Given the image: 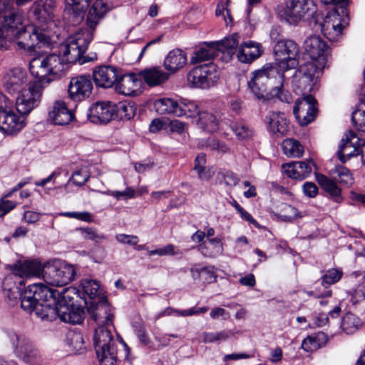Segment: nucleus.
<instances>
[{
  "label": "nucleus",
  "instance_id": "nucleus-1",
  "mask_svg": "<svg viewBox=\"0 0 365 365\" xmlns=\"http://www.w3.org/2000/svg\"><path fill=\"white\" fill-rule=\"evenodd\" d=\"M110 9V7L105 0H96L88 11L86 21L87 28L68 37L60 46L58 54L51 53L32 58L29 63L31 73L42 81L46 79L49 82L61 76L68 63L78 62L82 65L96 61V53L86 56L83 54L93 38L96 27Z\"/></svg>",
  "mask_w": 365,
  "mask_h": 365
},
{
  "label": "nucleus",
  "instance_id": "nucleus-2",
  "mask_svg": "<svg viewBox=\"0 0 365 365\" xmlns=\"http://www.w3.org/2000/svg\"><path fill=\"white\" fill-rule=\"evenodd\" d=\"M306 53L313 62H309L301 66L296 75L297 80L294 86L300 92L310 91L313 86L316 74L326 66L328 60V46L319 36H310L304 43Z\"/></svg>",
  "mask_w": 365,
  "mask_h": 365
},
{
  "label": "nucleus",
  "instance_id": "nucleus-3",
  "mask_svg": "<svg viewBox=\"0 0 365 365\" xmlns=\"http://www.w3.org/2000/svg\"><path fill=\"white\" fill-rule=\"evenodd\" d=\"M59 296L58 289L35 283L21 293V307L25 312H34L43 320L53 321L56 314L53 307L56 303V297Z\"/></svg>",
  "mask_w": 365,
  "mask_h": 365
},
{
  "label": "nucleus",
  "instance_id": "nucleus-4",
  "mask_svg": "<svg viewBox=\"0 0 365 365\" xmlns=\"http://www.w3.org/2000/svg\"><path fill=\"white\" fill-rule=\"evenodd\" d=\"M278 66L267 63L262 68L255 71L252 77L248 82L252 93L258 99H264V94L268 88L274 87L284 81V72Z\"/></svg>",
  "mask_w": 365,
  "mask_h": 365
},
{
  "label": "nucleus",
  "instance_id": "nucleus-5",
  "mask_svg": "<svg viewBox=\"0 0 365 365\" xmlns=\"http://www.w3.org/2000/svg\"><path fill=\"white\" fill-rule=\"evenodd\" d=\"M93 341L100 365H115L116 343L108 327H98L95 331Z\"/></svg>",
  "mask_w": 365,
  "mask_h": 365
},
{
  "label": "nucleus",
  "instance_id": "nucleus-6",
  "mask_svg": "<svg viewBox=\"0 0 365 365\" xmlns=\"http://www.w3.org/2000/svg\"><path fill=\"white\" fill-rule=\"evenodd\" d=\"M32 0H0V26L2 28L14 29L21 25L24 17L20 12L14 7L15 2L18 6H24ZM6 46V38L3 31L0 29V48Z\"/></svg>",
  "mask_w": 365,
  "mask_h": 365
},
{
  "label": "nucleus",
  "instance_id": "nucleus-7",
  "mask_svg": "<svg viewBox=\"0 0 365 365\" xmlns=\"http://www.w3.org/2000/svg\"><path fill=\"white\" fill-rule=\"evenodd\" d=\"M16 38L17 45L24 49L33 51L36 46L41 48L42 46L49 44V37L41 29L34 26H18V28L11 29L4 28Z\"/></svg>",
  "mask_w": 365,
  "mask_h": 365
},
{
  "label": "nucleus",
  "instance_id": "nucleus-8",
  "mask_svg": "<svg viewBox=\"0 0 365 365\" xmlns=\"http://www.w3.org/2000/svg\"><path fill=\"white\" fill-rule=\"evenodd\" d=\"M73 290H71L73 292ZM71 290L67 288H63L60 291L61 296L56 297V303L53 305L54 309L56 311L55 320L57 317L64 322L73 324H81L85 318V312L83 307L80 306L67 305V299H71Z\"/></svg>",
  "mask_w": 365,
  "mask_h": 365
},
{
  "label": "nucleus",
  "instance_id": "nucleus-9",
  "mask_svg": "<svg viewBox=\"0 0 365 365\" xmlns=\"http://www.w3.org/2000/svg\"><path fill=\"white\" fill-rule=\"evenodd\" d=\"M317 12V5L313 0H288L287 2L286 17L291 24L311 19L316 22Z\"/></svg>",
  "mask_w": 365,
  "mask_h": 365
},
{
  "label": "nucleus",
  "instance_id": "nucleus-10",
  "mask_svg": "<svg viewBox=\"0 0 365 365\" xmlns=\"http://www.w3.org/2000/svg\"><path fill=\"white\" fill-rule=\"evenodd\" d=\"M218 79L219 75L213 63L196 66L187 75V81L190 86L202 89L213 86Z\"/></svg>",
  "mask_w": 365,
  "mask_h": 365
},
{
  "label": "nucleus",
  "instance_id": "nucleus-11",
  "mask_svg": "<svg viewBox=\"0 0 365 365\" xmlns=\"http://www.w3.org/2000/svg\"><path fill=\"white\" fill-rule=\"evenodd\" d=\"M9 337L19 359L29 365H41V355L27 338L14 332H10Z\"/></svg>",
  "mask_w": 365,
  "mask_h": 365
},
{
  "label": "nucleus",
  "instance_id": "nucleus-12",
  "mask_svg": "<svg viewBox=\"0 0 365 365\" xmlns=\"http://www.w3.org/2000/svg\"><path fill=\"white\" fill-rule=\"evenodd\" d=\"M75 275L76 269L71 264H44L43 279L51 286H65L74 279Z\"/></svg>",
  "mask_w": 365,
  "mask_h": 365
},
{
  "label": "nucleus",
  "instance_id": "nucleus-13",
  "mask_svg": "<svg viewBox=\"0 0 365 365\" xmlns=\"http://www.w3.org/2000/svg\"><path fill=\"white\" fill-rule=\"evenodd\" d=\"M275 59L279 68L288 70L298 65L297 57L299 48L297 44L292 40H281L277 41L274 47Z\"/></svg>",
  "mask_w": 365,
  "mask_h": 365
},
{
  "label": "nucleus",
  "instance_id": "nucleus-14",
  "mask_svg": "<svg viewBox=\"0 0 365 365\" xmlns=\"http://www.w3.org/2000/svg\"><path fill=\"white\" fill-rule=\"evenodd\" d=\"M41 95V85L36 82L30 83L16 99V108L19 113L23 116L29 115L38 105Z\"/></svg>",
  "mask_w": 365,
  "mask_h": 365
},
{
  "label": "nucleus",
  "instance_id": "nucleus-15",
  "mask_svg": "<svg viewBox=\"0 0 365 365\" xmlns=\"http://www.w3.org/2000/svg\"><path fill=\"white\" fill-rule=\"evenodd\" d=\"M365 145V136L350 130L346 138L341 140V143L337 152L339 160L344 162L351 157L361 155V148Z\"/></svg>",
  "mask_w": 365,
  "mask_h": 365
},
{
  "label": "nucleus",
  "instance_id": "nucleus-16",
  "mask_svg": "<svg viewBox=\"0 0 365 365\" xmlns=\"http://www.w3.org/2000/svg\"><path fill=\"white\" fill-rule=\"evenodd\" d=\"M317 104L316 99L311 95L296 101L293 113L302 126L307 125L314 120L318 111Z\"/></svg>",
  "mask_w": 365,
  "mask_h": 365
},
{
  "label": "nucleus",
  "instance_id": "nucleus-17",
  "mask_svg": "<svg viewBox=\"0 0 365 365\" xmlns=\"http://www.w3.org/2000/svg\"><path fill=\"white\" fill-rule=\"evenodd\" d=\"M93 90L90 75H79L72 77L68 87L69 98L73 101H81L88 98Z\"/></svg>",
  "mask_w": 365,
  "mask_h": 365
},
{
  "label": "nucleus",
  "instance_id": "nucleus-18",
  "mask_svg": "<svg viewBox=\"0 0 365 365\" xmlns=\"http://www.w3.org/2000/svg\"><path fill=\"white\" fill-rule=\"evenodd\" d=\"M29 77L26 71L21 68L9 70L3 77V85L10 94L23 92L28 86Z\"/></svg>",
  "mask_w": 365,
  "mask_h": 365
},
{
  "label": "nucleus",
  "instance_id": "nucleus-19",
  "mask_svg": "<svg viewBox=\"0 0 365 365\" xmlns=\"http://www.w3.org/2000/svg\"><path fill=\"white\" fill-rule=\"evenodd\" d=\"M117 115L115 106L110 102H97L91 106L88 118L93 123H107Z\"/></svg>",
  "mask_w": 365,
  "mask_h": 365
},
{
  "label": "nucleus",
  "instance_id": "nucleus-20",
  "mask_svg": "<svg viewBox=\"0 0 365 365\" xmlns=\"http://www.w3.org/2000/svg\"><path fill=\"white\" fill-rule=\"evenodd\" d=\"M120 71L117 67L110 65L97 66L93 71V81L98 87H115Z\"/></svg>",
  "mask_w": 365,
  "mask_h": 365
},
{
  "label": "nucleus",
  "instance_id": "nucleus-21",
  "mask_svg": "<svg viewBox=\"0 0 365 365\" xmlns=\"http://www.w3.org/2000/svg\"><path fill=\"white\" fill-rule=\"evenodd\" d=\"M142 80L139 73H119L115 90L118 93L125 96H135L142 86Z\"/></svg>",
  "mask_w": 365,
  "mask_h": 365
},
{
  "label": "nucleus",
  "instance_id": "nucleus-22",
  "mask_svg": "<svg viewBox=\"0 0 365 365\" xmlns=\"http://www.w3.org/2000/svg\"><path fill=\"white\" fill-rule=\"evenodd\" d=\"M230 119L225 114H212L207 111L199 113L197 124L200 128L207 132L215 133L220 128L223 129L224 125L229 124Z\"/></svg>",
  "mask_w": 365,
  "mask_h": 365
},
{
  "label": "nucleus",
  "instance_id": "nucleus-23",
  "mask_svg": "<svg viewBox=\"0 0 365 365\" xmlns=\"http://www.w3.org/2000/svg\"><path fill=\"white\" fill-rule=\"evenodd\" d=\"M321 31L330 41H335L341 35L344 26L341 18L336 12L329 13L320 24Z\"/></svg>",
  "mask_w": 365,
  "mask_h": 365
},
{
  "label": "nucleus",
  "instance_id": "nucleus-24",
  "mask_svg": "<svg viewBox=\"0 0 365 365\" xmlns=\"http://www.w3.org/2000/svg\"><path fill=\"white\" fill-rule=\"evenodd\" d=\"M10 270L15 275L21 277H42L43 278L44 265L36 260L19 261L13 265L9 266Z\"/></svg>",
  "mask_w": 365,
  "mask_h": 365
},
{
  "label": "nucleus",
  "instance_id": "nucleus-25",
  "mask_svg": "<svg viewBox=\"0 0 365 365\" xmlns=\"http://www.w3.org/2000/svg\"><path fill=\"white\" fill-rule=\"evenodd\" d=\"M88 312L91 317L99 326L108 327L112 325L113 314L109 304L106 300L99 302L93 304V303L88 307Z\"/></svg>",
  "mask_w": 365,
  "mask_h": 365
},
{
  "label": "nucleus",
  "instance_id": "nucleus-26",
  "mask_svg": "<svg viewBox=\"0 0 365 365\" xmlns=\"http://www.w3.org/2000/svg\"><path fill=\"white\" fill-rule=\"evenodd\" d=\"M26 125L25 118L18 116L10 109L0 113V129L8 134H14L20 131Z\"/></svg>",
  "mask_w": 365,
  "mask_h": 365
},
{
  "label": "nucleus",
  "instance_id": "nucleus-27",
  "mask_svg": "<svg viewBox=\"0 0 365 365\" xmlns=\"http://www.w3.org/2000/svg\"><path fill=\"white\" fill-rule=\"evenodd\" d=\"M48 118L54 124L58 125H68L75 118L73 111L62 101L53 103L48 112Z\"/></svg>",
  "mask_w": 365,
  "mask_h": 365
},
{
  "label": "nucleus",
  "instance_id": "nucleus-28",
  "mask_svg": "<svg viewBox=\"0 0 365 365\" xmlns=\"http://www.w3.org/2000/svg\"><path fill=\"white\" fill-rule=\"evenodd\" d=\"M314 165L312 160L297 161L287 163L283 165L284 172L289 178L297 180H303L308 177L312 170V167Z\"/></svg>",
  "mask_w": 365,
  "mask_h": 365
},
{
  "label": "nucleus",
  "instance_id": "nucleus-29",
  "mask_svg": "<svg viewBox=\"0 0 365 365\" xmlns=\"http://www.w3.org/2000/svg\"><path fill=\"white\" fill-rule=\"evenodd\" d=\"M56 6L55 0H37L34 3L31 11L36 20L47 22L53 19Z\"/></svg>",
  "mask_w": 365,
  "mask_h": 365
},
{
  "label": "nucleus",
  "instance_id": "nucleus-30",
  "mask_svg": "<svg viewBox=\"0 0 365 365\" xmlns=\"http://www.w3.org/2000/svg\"><path fill=\"white\" fill-rule=\"evenodd\" d=\"M260 43L252 41L243 42L240 44L237 52V58L245 63H250L262 55Z\"/></svg>",
  "mask_w": 365,
  "mask_h": 365
},
{
  "label": "nucleus",
  "instance_id": "nucleus-31",
  "mask_svg": "<svg viewBox=\"0 0 365 365\" xmlns=\"http://www.w3.org/2000/svg\"><path fill=\"white\" fill-rule=\"evenodd\" d=\"M269 130L277 136H284L289 132V123L284 113L271 111L265 118Z\"/></svg>",
  "mask_w": 365,
  "mask_h": 365
},
{
  "label": "nucleus",
  "instance_id": "nucleus-32",
  "mask_svg": "<svg viewBox=\"0 0 365 365\" xmlns=\"http://www.w3.org/2000/svg\"><path fill=\"white\" fill-rule=\"evenodd\" d=\"M187 63L186 53L180 49H174L168 53L164 60V67L170 73H175Z\"/></svg>",
  "mask_w": 365,
  "mask_h": 365
},
{
  "label": "nucleus",
  "instance_id": "nucleus-33",
  "mask_svg": "<svg viewBox=\"0 0 365 365\" xmlns=\"http://www.w3.org/2000/svg\"><path fill=\"white\" fill-rule=\"evenodd\" d=\"M217 44L216 42L205 43L192 53L190 58V63L192 64H196L214 58L217 56Z\"/></svg>",
  "mask_w": 365,
  "mask_h": 365
},
{
  "label": "nucleus",
  "instance_id": "nucleus-34",
  "mask_svg": "<svg viewBox=\"0 0 365 365\" xmlns=\"http://www.w3.org/2000/svg\"><path fill=\"white\" fill-rule=\"evenodd\" d=\"M154 106L159 114H173L178 117L182 116V110L180 109V101L163 98L155 101Z\"/></svg>",
  "mask_w": 365,
  "mask_h": 365
},
{
  "label": "nucleus",
  "instance_id": "nucleus-35",
  "mask_svg": "<svg viewBox=\"0 0 365 365\" xmlns=\"http://www.w3.org/2000/svg\"><path fill=\"white\" fill-rule=\"evenodd\" d=\"M200 252L205 257L215 258L223 253V244L218 237L207 239L202 242L198 247Z\"/></svg>",
  "mask_w": 365,
  "mask_h": 365
},
{
  "label": "nucleus",
  "instance_id": "nucleus-36",
  "mask_svg": "<svg viewBox=\"0 0 365 365\" xmlns=\"http://www.w3.org/2000/svg\"><path fill=\"white\" fill-rule=\"evenodd\" d=\"M141 79L150 86H158L163 83L168 78V74L159 68L153 67L145 69L139 73Z\"/></svg>",
  "mask_w": 365,
  "mask_h": 365
},
{
  "label": "nucleus",
  "instance_id": "nucleus-37",
  "mask_svg": "<svg viewBox=\"0 0 365 365\" xmlns=\"http://www.w3.org/2000/svg\"><path fill=\"white\" fill-rule=\"evenodd\" d=\"M240 36L237 34H233L224 39L215 41L217 44V50L224 54H227L230 58L234 54L237 55Z\"/></svg>",
  "mask_w": 365,
  "mask_h": 365
},
{
  "label": "nucleus",
  "instance_id": "nucleus-38",
  "mask_svg": "<svg viewBox=\"0 0 365 365\" xmlns=\"http://www.w3.org/2000/svg\"><path fill=\"white\" fill-rule=\"evenodd\" d=\"M316 178L322 188L328 192L335 202H340L341 201V190L337 186L336 180H333L322 174H317Z\"/></svg>",
  "mask_w": 365,
  "mask_h": 365
},
{
  "label": "nucleus",
  "instance_id": "nucleus-39",
  "mask_svg": "<svg viewBox=\"0 0 365 365\" xmlns=\"http://www.w3.org/2000/svg\"><path fill=\"white\" fill-rule=\"evenodd\" d=\"M363 326L362 320L351 312H346L341 318V327L347 334H352Z\"/></svg>",
  "mask_w": 365,
  "mask_h": 365
},
{
  "label": "nucleus",
  "instance_id": "nucleus-40",
  "mask_svg": "<svg viewBox=\"0 0 365 365\" xmlns=\"http://www.w3.org/2000/svg\"><path fill=\"white\" fill-rule=\"evenodd\" d=\"M284 153L289 157L299 158L304 153V148L300 143L292 138H287L282 142Z\"/></svg>",
  "mask_w": 365,
  "mask_h": 365
},
{
  "label": "nucleus",
  "instance_id": "nucleus-41",
  "mask_svg": "<svg viewBox=\"0 0 365 365\" xmlns=\"http://www.w3.org/2000/svg\"><path fill=\"white\" fill-rule=\"evenodd\" d=\"M205 164V154H198L195 159L194 170L197 172L198 178L202 180H208L213 175V173L206 168Z\"/></svg>",
  "mask_w": 365,
  "mask_h": 365
},
{
  "label": "nucleus",
  "instance_id": "nucleus-42",
  "mask_svg": "<svg viewBox=\"0 0 365 365\" xmlns=\"http://www.w3.org/2000/svg\"><path fill=\"white\" fill-rule=\"evenodd\" d=\"M67 6L73 11L76 21H81L91 0H65Z\"/></svg>",
  "mask_w": 365,
  "mask_h": 365
},
{
  "label": "nucleus",
  "instance_id": "nucleus-43",
  "mask_svg": "<svg viewBox=\"0 0 365 365\" xmlns=\"http://www.w3.org/2000/svg\"><path fill=\"white\" fill-rule=\"evenodd\" d=\"M226 125L230 127L238 140H246L253 135L252 130L242 123L233 122L230 119L229 124Z\"/></svg>",
  "mask_w": 365,
  "mask_h": 365
},
{
  "label": "nucleus",
  "instance_id": "nucleus-44",
  "mask_svg": "<svg viewBox=\"0 0 365 365\" xmlns=\"http://www.w3.org/2000/svg\"><path fill=\"white\" fill-rule=\"evenodd\" d=\"M334 175V180L341 185L346 186L351 185L354 182V178L349 170L344 166H338L332 171Z\"/></svg>",
  "mask_w": 365,
  "mask_h": 365
},
{
  "label": "nucleus",
  "instance_id": "nucleus-45",
  "mask_svg": "<svg viewBox=\"0 0 365 365\" xmlns=\"http://www.w3.org/2000/svg\"><path fill=\"white\" fill-rule=\"evenodd\" d=\"M343 272L338 269H331L322 277V285L325 288L339 282L342 277Z\"/></svg>",
  "mask_w": 365,
  "mask_h": 365
},
{
  "label": "nucleus",
  "instance_id": "nucleus-46",
  "mask_svg": "<svg viewBox=\"0 0 365 365\" xmlns=\"http://www.w3.org/2000/svg\"><path fill=\"white\" fill-rule=\"evenodd\" d=\"M81 285L83 292L91 298L93 299L98 295L100 292V284L98 282L93 279H83Z\"/></svg>",
  "mask_w": 365,
  "mask_h": 365
},
{
  "label": "nucleus",
  "instance_id": "nucleus-47",
  "mask_svg": "<svg viewBox=\"0 0 365 365\" xmlns=\"http://www.w3.org/2000/svg\"><path fill=\"white\" fill-rule=\"evenodd\" d=\"M324 336V334H318L316 336H307L302 343V348L307 351L312 352L320 347L319 341Z\"/></svg>",
  "mask_w": 365,
  "mask_h": 365
},
{
  "label": "nucleus",
  "instance_id": "nucleus-48",
  "mask_svg": "<svg viewBox=\"0 0 365 365\" xmlns=\"http://www.w3.org/2000/svg\"><path fill=\"white\" fill-rule=\"evenodd\" d=\"M298 216H299V214L297 208L286 203L282 205L279 217L282 220L289 222L294 220Z\"/></svg>",
  "mask_w": 365,
  "mask_h": 365
},
{
  "label": "nucleus",
  "instance_id": "nucleus-49",
  "mask_svg": "<svg viewBox=\"0 0 365 365\" xmlns=\"http://www.w3.org/2000/svg\"><path fill=\"white\" fill-rule=\"evenodd\" d=\"M182 112V116L187 115L189 117H192L197 114L199 116L198 106L192 101L187 100H180V108Z\"/></svg>",
  "mask_w": 365,
  "mask_h": 365
},
{
  "label": "nucleus",
  "instance_id": "nucleus-50",
  "mask_svg": "<svg viewBox=\"0 0 365 365\" xmlns=\"http://www.w3.org/2000/svg\"><path fill=\"white\" fill-rule=\"evenodd\" d=\"M76 231L80 232L81 236L85 240H90L95 242H98L101 240H103L105 238L104 235L102 234H99L96 229L93 227H80L76 228Z\"/></svg>",
  "mask_w": 365,
  "mask_h": 365
},
{
  "label": "nucleus",
  "instance_id": "nucleus-51",
  "mask_svg": "<svg viewBox=\"0 0 365 365\" xmlns=\"http://www.w3.org/2000/svg\"><path fill=\"white\" fill-rule=\"evenodd\" d=\"M271 93L282 102L291 103L293 101L292 95L287 91L284 89V82L282 85L278 84L272 88Z\"/></svg>",
  "mask_w": 365,
  "mask_h": 365
},
{
  "label": "nucleus",
  "instance_id": "nucleus-52",
  "mask_svg": "<svg viewBox=\"0 0 365 365\" xmlns=\"http://www.w3.org/2000/svg\"><path fill=\"white\" fill-rule=\"evenodd\" d=\"M69 345L76 352H81L85 348L83 346V338L80 333H71L68 336Z\"/></svg>",
  "mask_w": 365,
  "mask_h": 365
},
{
  "label": "nucleus",
  "instance_id": "nucleus-53",
  "mask_svg": "<svg viewBox=\"0 0 365 365\" xmlns=\"http://www.w3.org/2000/svg\"><path fill=\"white\" fill-rule=\"evenodd\" d=\"M229 335L225 331L220 332H204L203 341L205 343H213L215 341H225L228 339Z\"/></svg>",
  "mask_w": 365,
  "mask_h": 365
},
{
  "label": "nucleus",
  "instance_id": "nucleus-54",
  "mask_svg": "<svg viewBox=\"0 0 365 365\" xmlns=\"http://www.w3.org/2000/svg\"><path fill=\"white\" fill-rule=\"evenodd\" d=\"M89 179V175L85 170H78L75 171L69 178V182L76 186L83 185Z\"/></svg>",
  "mask_w": 365,
  "mask_h": 365
},
{
  "label": "nucleus",
  "instance_id": "nucleus-55",
  "mask_svg": "<svg viewBox=\"0 0 365 365\" xmlns=\"http://www.w3.org/2000/svg\"><path fill=\"white\" fill-rule=\"evenodd\" d=\"M62 216L75 218L81 221L90 222L93 221L92 215L89 212H66L61 214Z\"/></svg>",
  "mask_w": 365,
  "mask_h": 365
},
{
  "label": "nucleus",
  "instance_id": "nucleus-56",
  "mask_svg": "<svg viewBox=\"0 0 365 365\" xmlns=\"http://www.w3.org/2000/svg\"><path fill=\"white\" fill-rule=\"evenodd\" d=\"M118 112L121 118H124L127 120L131 119L135 115V108L130 103L122 104Z\"/></svg>",
  "mask_w": 365,
  "mask_h": 365
},
{
  "label": "nucleus",
  "instance_id": "nucleus-57",
  "mask_svg": "<svg viewBox=\"0 0 365 365\" xmlns=\"http://www.w3.org/2000/svg\"><path fill=\"white\" fill-rule=\"evenodd\" d=\"M214 269L215 268L212 266L202 267V279L205 282L212 283L215 281L217 276Z\"/></svg>",
  "mask_w": 365,
  "mask_h": 365
},
{
  "label": "nucleus",
  "instance_id": "nucleus-58",
  "mask_svg": "<svg viewBox=\"0 0 365 365\" xmlns=\"http://www.w3.org/2000/svg\"><path fill=\"white\" fill-rule=\"evenodd\" d=\"M175 247L173 245H168L162 248L151 250L148 252L149 256L153 255H175Z\"/></svg>",
  "mask_w": 365,
  "mask_h": 365
},
{
  "label": "nucleus",
  "instance_id": "nucleus-59",
  "mask_svg": "<svg viewBox=\"0 0 365 365\" xmlns=\"http://www.w3.org/2000/svg\"><path fill=\"white\" fill-rule=\"evenodd\" d=\"M302 190L304 195L309 197H314L318 194L317 186L312 182H306L302 186Z\"/></svg>",
  "mask_w": 365,
  "mask_h": 365
},
{
  "label": "nucleus",
  "instance_id": "nucleus-60",
  "mask_svg": "<svg viewBox=\"0 0 365 365\" xmlns=\"http://www.w3.org/2000/svg\"><path fill=\"white\" fill-rule=\"evenodd\" d=\"M16 203L11 200H1L0 201V217H4L15 208Z\"/></svg>",
  "mask_w": 365,
  "mask_h": 365
},
{
  "label": "nucleus",
  "instance_id": "nucleus-61",
  "mask_svg": "<svg viewBox=\"0 0 365 365\" xmlns=\"http://www.w3.org/2000/svg\"><path fill=\"white\" fill-rule=\"evenodd\" d=\"M117 241L120 243L128 244L131 245H137L138 238L135 235H128L125 234L117 235L115 237Z\"/></svg>",
  "mask_w": 365,
  "mask_h": 365
},
{
  "label": "nucleus",
  "instance_id": "nucleus-62",
  "mask_svg": "<svg viewBox=\"0 0 365 365\" xmlns=\"http://www.w3.org/2000/svg\"><path fill=\"white\" fill-rule=\"evenodd\" d=\"M207 146L211 150H216L222 153H225L227 151L228 148L227 147L226 144L218 139L212 138L211 139L208 143Z\"/></svg>",
  "mask_w": 365,
  "mask_h": 365
},
{
  "label": "nucleus",
  "instance_id": "nucleus-63",
  "mask_svg": "<svg viewBox=\"0 0 365 365\" xmlns=\"http://www.w3.org/2000/svg\"><path fill=\"white\" fill-rule=\"evenodd\" d=\"M110 195L117 200H120L122 197L125 198H133L135 196V190L132 187H128L123 191H112Z\"/></svg>",
  "mask_w": 365,
  "mask_h": 365
},
{
  "label": "nucleus",
  "instance_id": "nucleus-64",
  "mask_svg": "<svg viewBox=\"0 0 365 365\" xmlns=\"http://www.w3.org/2000/svg\"><path fill=\"white\" fill-rule=\"evenodd\" d=\"M210 317L212 319H217L220 317L223 320H226L229 318L230 314L226 310L221 307H215L212 309L210 313Z\"/></svg>",
  "mask_w": 365,
  "mask_h": 365
}]
</instances>
